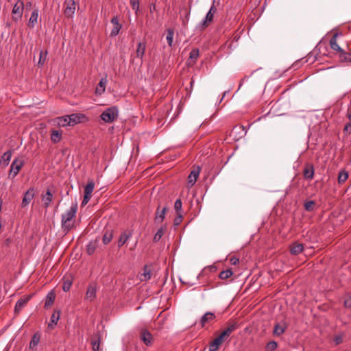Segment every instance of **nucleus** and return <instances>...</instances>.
<instances>
[{"mask_svg": "<svg viewBox=\"0 0 351 351\" xmlns=\"http://www.w3.org/2000/svg\"><path fill=\"white\" fill-rule=\"evenodd\" d=\"M77 210V204L72 206L69 210H67L62 216V226L64 230L69 231L72 228L71 220L75 217Z\"/></svg>", "mask_w": 351, "mask_h": 351, "instance_id": "f257e3e1", "label": "nucleus"}, {"mask_svg": "<svg viewBox=\"0 0 351 351\" xmlns=\"http://www.w3.org/2000/svg\"><path fill=\"white\" fill-rule=\"evenodd\" d=\"M117 116L118 110L114 106L104 110L101 115V119L106 123H111L117 118Z\"/></svg>", "mask_w": 351, "mask_h": 351, "instance_id": "f03ea898", "label": "nucleus"}, {"mask_svg": "<svg viewBox=\"0 0 351 351\" xmlns=\"http://www.w3.org/2000/svg\"><path fill=\"white\" fill-rule=\"evenodd\" d=\"M94 187H95L94 181L93 180H88V184L84 187V199L82 202V206L86 205L90 199V198L92 197V193L94 190Z\"/></svg>", "mask_w": 351, "mask_h": 351, "instance_id": "7ed1b4c3", "label": "nucleus"}, {"mask_svg": "<svg viewBox=\"0 0 351 351\" xmlns=\"http://www.w3.org/2000/svg\"><path fill=\"white\" fill-rule=\"evenodd\" d=\"M64 15L69 18L72 17L76 10L77 4L74 0H65L64 3Z\"/></svg>", "mask_w": 351, "mask_h": 351, "instance_id": "20e7f679", "label": "nucleus"}, {"mask_svg": "<svg viewBox=\"0 0 351 351\" xmlns=\"http://www.w3.org/2000/svg\"><path fill=\"white\" fill-rule=\"evenodd\" d=\"M23 164V160L19 158L15 159L11 165L9 176L14 178L21 170Z\"/></svg>", "mask_w": 351, "mask_h": 351, "instance_id": "39448f33", "label": "nucleus"}, {"mask_svg": "<svg viewBox=\"0 0 351 351\" xmlns=\"http://www.w3.org/2000/svg\"><path fill=\"white\" fill-rule=\"evenodd\" d=\"M24 8L25 6L23 1L21 0H18L12 9V14L15 15V16H13L14 20L16 21L18 19L21 18Z\"/></svg>", "mask_w": 351, "mask_h": 351, "instance_id": "423d86ee", "label": "nucleus"}, {"mask_svg": "<svg viewBox=\"0 0 351 351\" xmlns=\"http://www.w3.org/2000/svg\"><path fill=\"white\" fill-rule=\"evenodd\" d=\"M35 195V191L34 188H30L29 190H27L23 195L22 202H21V207L25 208L26 207L33 199Z\"/></svg>", "mask_w": 351, "mask_h": 351, "instance_id": "0eeeda50", "label": "nucleus"}, {"mask_svg": "<svg viewBox=\"0 0 351 351\" xmlns=\"http://www.w3.org/2000/svg\"><path fill=\"white\" fill-rule=\"evenodd\" d=\"M226 339V337L225 336H222V333H221L217 338L210 342L209 345V351H217Z\"/></svg>", "mask_w": 351, "mask_h": 351, "instance_id": "6e6552de", "label": "nucleus"}, {"mask_svg": "<svg viewBox=\"0 0 351 351\" xmlns=\"http://www.w3.org/2000/svg\"><path fill=\"white\" fill-rule=\"evenodd\" d=\"M132 230H126L124 232H123L120 235L119 239L118 241V247H121V246H123L132 237Z\"/></svg>", "mask_w": 351, "mask_h": 351, "instance_id": "1a4fd4ad", "label": "nucleus"}, {"mask_svg": "<svg viewBox=\"0 0 351 351\" xmlns=\"http://www.w3.org/2000/svg\"><path fill=\"white\" fill-rule=\"evenodd\" d=\"M51 122L53 123V125L59 127H66L67 125H70V123L68 121V116L57 117L51 120Z\"/></svg>", "mask_w": 351, "mask_h": 351, "instance_id": "9d476101", "label": "nucleus"}, {"mask_svg": "<svg viewBox=\"0 0 351 351\" xmlns=\"http://www.w3.org/2000/svg\"><path fill=\"white\" fill-rule=\"evenodd\" d=\"M85 118V116L82 114H72L71 115H68V121L70 123V125H74L82 121V119Z\"/></svg>", "mask_w": 351, "mask_h": 351, "instance_id": "9b49d317", "label": "nucleus"}, {"mask_svg": "<svg viewBox=\"0 0 351 351\" xmlns=\"http://www.w3.org/2000/svg\"><path fill=\"white\" fill-rule=\"evenodd\" d=\"M215 319V315L213 313L207 312L200 319L201 326L203 328L208 323H210Z\"/></svg>", "mask_w": 351, "mask_h": 351, "instance_id": "f8f14e48", "label": "nucleus"}, {"mask_svg": "<svg viewBox=\"0 0 351 351\" xmlns=\"http://www.w3.org/2000/svg\"><path fill=\"white\" fill-rule=\"evenodd\" d=\"M200 173V169L199 167L191 171V173L188 176V184L190 186H192L195 183Z\"/></svg>", "mask_w": 351, "mask_h": 351, "instance_id": "ddd939ff", "label": "nucleus"}, {"mask_svg": "<svg viewBox=\"0 0 351 351\" xmlns=\"http://www.w3.org/2000/svg\"><path fill=\"white\" fill-rule=\"evenodd\" d=\"M111 23L113 25V28L110 32V36H115L119 34L122 25L119 23L117 16H114L111 20Z\"/></svg>", "mask_w": 351, "mask_h": 351, "instance_id": "4468645a", "label": "nucleus"}, {"mask_svg": "<svg viewBox=\"0 0 351 351\" xmlns=\"http://www.w3.org/2000/svg\"><path fill=\"white\" fill-rule=\"evenodd\" d=\"M167 210V207H164L162 210H160V206H158L156 212V217L154 219V221L156 223H160L162 222V221L165 219Z\"/></svg>", "mask_w": 351, "mask_h": 351, "instance_id": "2eb2a0df", "label": "nucleus"}, {"mask_svg": "<svg viewBox=\"0 0 351 351\" xmlns=\"http://www.w3.org/2000/svg\"><path fill=\"white\" fill-rule=\"evenodd\" d=\"M141 339L144 342V343L147 346H150L152 343V334L146 330H142L141 332Z\"/></svg>", "mask_w": 351, "mask_h": 351, "instance_id": "dca6fc26", "label": "nucleus"}, {"mask_svg": "<svg viewBox=\"0 0 351 351\" xmlns=\"http://www.w3.org/2000/svg\"><path fill=\"white\" fill-rule=\"evenodd\" d=\"M146 49V43H138L137 45V48L136 50V57L140 58L141 62H143V58L145 54Z\"/></svg>", "mask_w": 351, "mask_h": 351, "instance_id": "f3484780", "label": "nucleus"}, {"mask_svg": "<svg viewBox=\"0 0 351 351\" xmlns=\"http://www.w3.org/2000/svg\"><path fill=\"white\" fill-rule=\"evenodd\" d=\"M96 297V286L94 284H90L87 289L86 293V299L93 301Z\"/></svg>", "mask_w": 351, "mask_h": 351, "instance_id": "a211bd4d", "label": "nucleus"}, {"mask_svg": "<svg viewBox=\"0 0 351 351\" xmlns=\"http://www.w3.org/2000/svg\"><path fill=\"white\" fill-rule=\"evenodd\" d=\"M216 11H217V9L214 6H212L210 8L208 12L207 13V14L206 16L204 21L202 22V25L204 27H206L208 25V23H210L213 21V15L216 12Z\"/></svg>", "mask_w": 351, "mask_h": 351, "instance_id": "6ab92c4d", "label": "nucleus"}, {"mask_svg": "<svg viewBox=\"0 0 351 351\" xmlns=\"http://www.w3.org/2000/svg\"><path fill=\"white\" fill-rule=\"evenodd\" d=\"M29 300V296L19 299L15 305V308H14L15 313H17V314L19 313L21 310L26 305V304L27 303Z\"/></svg>", "mask_w": 351, "mask_h": 351, "instance_id": "aec40b11", "label": "nucleus"}, {"mask_svg": "<svg viewBox=\"0 0 351 351\" xmlns=\"http://www.w3.org/2000/svg\"><path fill=\"white\" fill-rule=\"evenodd\" d=\"M338 36V34H335L331 38L330 40V47L338 52H339L341 54L343 53L344 52L343 49L339 46V45L337 43V38Z\"/></svg>", "mask_w": 351, "mask_h": 351, "instance_id": "412c9836", "label": "nucleus"}, {"mask_svg": "<svg viewBox=\"0 0 351 351\" xmlns=\"http://www.w3.org/2000/svg\"><path fill=\"white\" fill-rule=\"evenodd\" d=\"M152 275V268L149 266H145L143 268V272L140 275V280L141 281H147L151 278Z\"/></svg>", "mask_w": 351, "mask_h": 351, "instance_id": "4be33fe9", "label": "nucleus"}, {"mask_svg": "<svg viewBox=\"0 0 351 351\" xmlns=\"http://www.w3.org/2000/svg\"><path fill=\"white\" fill-rule=\"evenodd\" d=\"M304 176L306 180H312L314 176V168L312 165H306L304 169Z\"/></svg>", "mask_w": 351, "mask_h": 351, "instance_id": "5701e85b", "label": "nucleus"}, {"mask_svg": "<svg viewBox=\"0 0 351 351\" xmlns=\"http://www.w3.org/2000/svg\"><path fill=\"white\" fill-rule=\"evenodd\" d=\"M199 57V49H193L189 55V58L187 60V64L188 65H193L194 64L197 58Z\"/></svg>", "mask_w": 351, "mask_h": 351, "instance_id": "b1692460", "label": "nucleus"}, {"mask_svg": "<svg viewBox=\"0 0 351 351\" xmlns=\"http://www.w3.org/2000/svg\"><path fill=\"white\" fill-rule=\"evenodd\" d=\"M62 132L56 130H51V140L54 143H59L62 139Z\"/></svg>", "mask_w": 351, "mask_h": 351, "instance_id": "393cba45", "label": "nucleus"}, {"mask_svg": "<svg viewBox=\"0 0 351 351\" xmlns=\"http://www.w3.org/2000/svg\"><path fill=\"white\" fill-rule=\"evenodd\" d=\"M38 10H34L30 16V19L29 20L28 26L31 28H34L35 25L38 22Z\"/></svg>", "mask_w": 351, "mask_h": 351, "instance_id": "a878e982", "label": "nucleus"}, {"mask_svg": "<svg viewBox=\"0 0 351 351\" xmlns=\"http://www.w3.org/2000/svg\"><path fill=\"white\" fill-rule=\"evenodd\" d=\"M60 311L56 310L51 317L50 323L48 324V327L50 328H53L54 325H56L58 321L60 319Z\"/></svg>", "mask_w": 351, "mask_h": 351, "instance_id": "bb28decb", "label": "nucleus"}, {"mask_svg": "<svg viewBox=\"0 0 351 351\" xmlns=\"http://www.w3.org/2000/svg\"><path fill=\"white\" fill-rule=\"evenodd\" d=\"M53 199V194L49 189H48L45 195H43L42 200L44 204V206L47 208L49 206L50 202Z\"/></svg>", "mask_w": 351, "mask_h": 351, "instance_id": "cd10ccee", "label": "nucleus"}, {"mask_svg": "<svg viewBox=\"0 0 351 351\" xmlns=\"http://www.w3.org/2000/svg\"><path fill=\"white\" fill-rule=\"evenodd\" d=\"M106 83L107 80L106 78H102L96 88L95 93L98 95H101L104 93Z\"/></svg>", "mask_w": 351, "mask_h": 351, "instance_id": "c85d7f7f", "label": "nucleus"}, {"mask_svg": "<svg viewBox=\"0 0 351 351\" xmlns=\"http://www.w3.org/2000/svg\"><path fill=\"white\" fill-rule=\"evenodd\" d=\"M303 245L299 243H294L291 247V252L292 254L297 255L302 252Z\"/></svg>", "mask_w": 351, "mask_h": 351, "instance_id": "c756f323", "label": "nucleus"}, {"mask_svg": "<svg viewBox=\"0 0 351 351\" xmlns=\"http://www.w3.org/2000/svg\"><path fill=\"white\" fill-rule=\"evenodd\" d=\"M11 156H12L11 152L9 151V152H6L5 153H4L1 157V160L0 161L1 165H3V167H6L8 165V163L11 159Z\"/></svg>", "mask_w": 351, "mask_h": 351, "instance_id": "7c9ffc66", "label": "nucleus"}, {"mask_svg": "<svg viewBox=\"0 0 351 351\" xmlns=\"http://www.w3.org/2000/svg\"><path fill=\"white\" fill-rule=\"evenodd\" d=\"M286 326L285 325H281L280 324H276L274 326V335L276 336H280L284 333L285 330Z\"/></svg>", "mask_w": 351, "mask_h": 351, "instance_id": "2f4dec72", "label": "nucleus"}, {"mask_svg": "<svg viewBox=\"0 0 351 351\" xmlns=\"http://www.w3.org/2000/svg\"><path fill=\"white\" fill-rule=\"evenodd\" d=\"M348 178V173L345 170H342L339 173L338 182L341 184H343Z\"/></svg>", "mask_w": 351, "mask_h": 351, "instance_id": "473e14b6", "label": "nucleus"}, {"mask_svg": "<svg viewBox=\"0 0 351 351\" xmlns=\"http://www.w3.org/2000/svg\"><path fill=\"white\" fill-rule=\"evenodd\" d=\"M97 247V241H96L90 242L87 245V247H86V252H87V253L89 255L93 254L95 252Z\"/></svg>", "mask_w": 351, "mask_h": 351, "instance_id": "72a5a7b5", "label": "nucleus"}, {"mask_svg": "<svg viewBox=\"0 0 351 351\" xmlns=\"http://www.w3.org/2000/svg\"><path fill=\"white\" fill-rule=\"evenodd\" d=\"M113 237L112 230H106L103 236V242L104 244L109 243Z\"/></svg>", "mask_w": 351, "mask_h": 351, "instance_id": "f704fd0d", "label": "nucleus"}, {"mask_svg": "<svg viewBox=\"0 0 351 351\" xmlns=\"http://www.w3.org/2000/svg\"><path fill=\"white\" fill-rule=\"evenodd\" d=\"M174 35V30L173 29H168L167 31V37L168 45L169 47H172L173 38Z\"/></svg>", "mask_w": 351, "mask_h": 351, "instance_id": "c9c22d12", "label": "nucleus"}, {"mask_svg": "<svg viewBox=\"0 0 351 351\" xmlns=\"http://www.w3.org/2000/svg\"><path fill=\"white\" fill-rule=\"evenodd\" d=\"M236 329L235 324H230L226 330H224L221 333L222 336H225L226 338L228 337L230 334Z\"/></svg>", "mask_w": 351, "mask_h": 351, "instance_id": "e433bc0d", "label": "nucleus"}, {"mask_svg": "<svg viewBox=\"0 0 351 351\" xmlns=\"http://www.w3.org/2000/svg\"><path fill=\"white\" fill-rule=\"evenodd\" d=\"M165 231V228L163 227L160 228L154 237V241L158 242L162 237Z\"/></svg>", "mask_w": 351, "mask_h": 351, "instance_id": "4c0bfd02", "label": "nucleus"}, {"mask_svg": "<svg viewBox=\"0 0 351 351\" xmlns=\"http://www.w3.org/2000/svg\"><path fill=\"white\" fill-rule=\"evenodd\" d=\"M55 300V295L53 292H50L48 293L47 296V300L45 304V306L46 307L50 306L54 302Z\"/></svg>", "mask_w": 351, "mask_h": 351, "instance_id": "58836bf2", "label": "nucleus"}, {"mask_svg": "<svg viewBox=\"0 0 351 351\" xmlns=\"http://www.w3.org/2000/svg\"><path fill=\"white\" fill-rule=\"evenodd\" d=\"M232 275V271L230 269L223 271L219 274V278L222 280L228 278Z\"/></svg>", "mask_w": 351, "mask_h": 351, "instance_id": "ea45409f", "label": "nucleus"}, {"mask_svg": "<svg viewBox=\"0 0 351 351\" xmlns=\"http://www.w3.org/2000/svg\"><path fill=\"white\" fill-rule=\"evenodd\" d=\"M315 203L314 201H308L304 203V208L306 211H313L315 208Z\"/></svg>", "mask_w": 351, "mask_h": 351, "instance_id": "a19ab883", "label": "nucleus"}, {"mask_svg": "<svg viewBox=\"0 0 351 351\" xmlns=\"http://www.w3.org/2000/svg\"><path fill=\"white\" fill-rule=\"evenodd\" d=\"M47 51H45V52L41 51L40 53L38 66H42L45 64L46 58H47Z\"/></svg>", "mask_w": 351, "mask_h": 351, "instance_id": "79ce46f5", "label": "nucleus"}, {"mask_svg": "<svg viewBox=\"0 0 351 351\" xmlns=\"http://www.w3.org/2000/svg\"><path fill=\"white\" fill-rule=\"evenodd\" d=\"M40 341V337L37 335H34L30 341L29 347L31 348L36 346Z\"/></svg>", "mask_w": 351, "mask_h": 351, "instance_id": "37998d69", "label": "nucleus"}, {"mask_svg": "<svg viewBox=\"0 0 351 351\" xmlns=\"http://www.w3.org/2000/svg\"><path fill=\"white\" fill-rule=\"evenodd\" d=\"M277 347H278L277 343L274 341H269L266 345V350L267 351H274L277 348Z\"/></svg>", "mask_w": 351, "mask_h": 351, "instance_id": "c03bdc74", "label": "nucleus"}, {"mask_svg": "<svg viewBox=\"0 0 351 351\" xmlns=\"http://www.w3.org/2000/svg\"><path fill=\"white\" fill-rule=\"evenodd\" d=\"M99 337L91 341L92 348L94 351H98L99 350Z\"/></svg>", "mask_w": 351, "mask_h": 351, "instance_id": "a18cd8bd", "label": "nucleus"}, {"mask_svg": "<svg viewBox=\"0 0 351 351\" xmlns=\"http://www.w3.org/2000/svg\"><path fill=\"white\" fill-rule=\"evenodd\" d=\"M130 2L132 9L136 13L139 9V0H130Z\"/></svg>", "mask_w": 351, "mask_h": 351, "instance_id": "49530a36", "label": "nucleus"}, {"mask_svg": "<svg viewBox=\"0 0 351 351\" xmlns=\"http://www.w3.org/2000/svg\"><path fill=\"white\" fill-rule=\"evenodd\" d=\"M174 208L177 213H180V211L182 209V201L180 199L176 201L174 204Z\"/></svg>", "mask_w": 351, "mask_h": 351, "instance_id": "de8ad7c7", "label": "nucleus"}, {"mask_svg": "<svg viewBox=\"0 0 351 351\" xmlns=\"http://www.w3.org/2000/svg\"><path fill=\"white\" fill-rule=\"evenodd\" d=\"M71 281L69 280H65L63 283L62 289L64 291H68L71 287Z\"/></svg>", "mask_w": 351, "mask_h": 351, "instance_id": "09e8293b", "label": "nucleus"}, {"mask_svg": "<svg viewBox=\"0 0 351 351\" xmlns=\"http://www.w3.org/2000/svg\"><path fill=\"white\" fill-rule=\"evenodd\" d=\"M177 214H178V216L174 219V225L175 226H178L181 223L182 219V215L180 213H177Z\"/></svg>", "mask_w": 351, "mask_h": 351, "instance_id": "8fccbe9b", "label": "nucleus"}, {"mask_svg": "<svg viewBox=\"0 0 351 351\" xmlns=\"http://www.w3.org/2000/svg\"><path fill=\"white\" fill-rule=\"evenodd\" d=\"M343 132L347 134L351 133V123H348L345 125Z\"/></svg>", "mask_w": 351, "mask_h": 351, "instance_id": "3c124183", "label": "nucleus"}, {"mask_svg": "<svg viewBox=\"0 0 351 351\" xmlns=\"http://www.w3.org/2000/svg\"><path fill=\"white\" fill-rule=\"evenodd\" d=\"M344 305L347 308H350L351 307V297H349L348 298L345 300Z\"/></svg>", "mask_w": 351, "mask_h": 351, "instance_id": "603ef678", "label": "nucleus"}, {"mask_svg": "<svg viewBox=\"0 0 351 351\" xmlns=\"http://www.w3.org/2000/svg\"><path fill=\"white\" fill-rule=\"evenodd\" d=\"M230 261L232 265H237L239 263V258L237 257H232Z\"/></svg>", "mask_w": 351, "mask_h": 351, "instance_id": "864d4df0", "label": "nucleus"}, {"mask_svg": "<svg viewBox=\"0 0 351 351\" xmlns=\"http://www.w3.org/2000/svg\"><path fill=\"white\" fill-rule=\"evenodd\" d=\"M149 10H150L151 12H153L154 11H155L156 10V5L155 4H152L149 6Z\"/></svg>", "mask_w": 351, "mask_h": 351, "instance_id": "5fc2aeb1", "label": "nucleus"}, {"mask_svg": "<svg viewBox=\"0 0 351 351\" xmlns=\"http://www.w3.org/2000/svg\"><path fill=\"white\" fill-rule=\"evenodd\" d=\"M335 342H336V344H339V343H341V338H340V337H337V338L335 339Z\"/></svg>", "mask_w": 351, "mask_h": 351, "instance_id": "6e6d98bb", "label": "nucleus"}, {"mask_svg": "<svg viewBox=\"0 0 351 351\" xmlns=\"http://www.w3.org/2000/svg\"><path fill=\"white\" fill-rule=\"evenodd\" d=\"M31 6H32V3H31V2H28V3H26V5H25V8H26L27 9L30 8H31Z\"/></svg>", "mask_w": 351, "mask_h": 351, "instance_id": "4d7b16f0", "label": "nucleus"}, {"mask_svg": "<svg viewBox=\"0 0 351 351\" xmlns=\"http://www.w3.org/2000/svg\"><path fill=\"white\" fill-rule=\"evenodd\" d=\"M348 117L351 120V109L348 111Z\"/></svg>", "mask_w": 351, "mask_h": 351, "instance_id": "13d9d810", "label": "nucleus"}, {"mask_svg": "<svg viewBox=\"0 0 351 351\" xmlns=\"http://www.w3.org/2000/svg\"><path fill=\"white\" fill-rule=\"evenodd\" d=\"M5 242H6V244L8 245L10 243V239H6Z\"/></svg>", "mask_w": 351, "mask_h": 351, "instance_id": "bf43d9fd", "label": "nucleus"}, {"mask_svg": "<svg viewBox=\"0 0 351 351\" xmlns=\"http://www.w3.org/2000/svg\"><path fill=\"white\" fill-rule=\"evenodd\" d=\"M193 83H194L193 80H191V86H193Z\"/></svg>", "mask_w": 351, "mask_h": 351, "instance_id": "052dcab7", "label": "nucleus"}]
</instances>
